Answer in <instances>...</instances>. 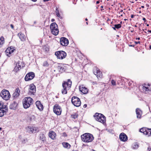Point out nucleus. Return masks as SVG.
I'll return each instance as SVG.
<instances>
[{
	"label": "nucleus",
	"instance_id": "nucleus-64",
	"mask_svg": "<svg viewBox=\"0 0 151 151\" xmlns=\"http://www.w3.org/2000/svg\"><path fill=\"white\" fill-rule=\"evenodd\" d=\"M122 23V22L121 21V22H120V23H121V24Z\"/></svg>",
	"mask_w": 151,
	"mask_h": 151
},
{
	"label": "nucleus",
	"instance_id": "nucleus-16",
	"mask_svg": "<svg viewBox=\"0 0 151 151\" xmlns=\"http://www.w3.org/2000/svg\"><path fill=\"white\" fill-rule=\"evenodd\" d=\"M36 105L37 107L39 110L42 111L43 110V106L41 104L40 101H37L36 102Z\"/></svg>",
	"mask_w": 151,
	"mask_h": 151
},
{
	"label": "nucleus",
	"instance_id": "nucleus-63",
	"mask_svg": "<svg viewBox=\"0 0 151 151\" xmlns=\"http://www.w3.org/2000/svg\"><path fill=\"white\" fill-rule=\"evenodd\" d=\"M120 16H123V15L122 14H121Z\"/></svg>",
	"mask_w": 151,
	"mask_h": 151
},
{
	"label": "nucleus",
	"instance_id": "nucleus-32",
	"mask_svg": "<svg viewBox=\"0 0 151 151\" xmlns=\"http://www.w3.org/2000/svg\"><path fill=\"white\" fill-rule=\"evenodd\" d=\"M52 33L54 35H57L59 32V30L58 29H55L54 30L52 31Z\"/></svg>",
	"mask_w": 151,
	"mask_h": 151
},
{
	"label": "nucleus",
	"instance_id": "nucleus-8",
	"mask_svg": "<svg viewBox=\"0 0 151 151\" xmlns=\"http://www.w3.org/2000/svg\"><path fill=\"white\" fill-rule=\"evenodd\" d=\"M139 131L144 134L147 135L148 136H151V128L143 127L140 129Z\"/></svg>",
	"mask_w": 151,
	"mask_h": 151
},
{
	"label": "nucleus",
	"instance_id": "nucleus-15",
	"mask_svg": "<svg viewBox=\"0 0 151 151\" xmlns=\"http://www.w3.org/2000/svg\"><path fill=\"white\" fill-rule=\"evenodd\" d=\"M30 88H29V92L31 94H34L36 92V87L33 84H31L30 85Z\"/></svg>",
	"mask_w": 151,
	"mask_h": 151
},
{
	"label": "nucleus",
	"instance_id": "nucleus-26",
	"mask_svg": "<svg viewBox=\"0 0 151 151\" xmlns=\"http://www.w3.org/2000/svg\"><path fill=\"white\" fill-rule=\"evenodd\" d=\"M58 69L59 70V71L61 72H63L65 71V69L63 66V65L62 64H60L58 66Z\"/></svg>",
	"mask_w": 151,
	"mask_h": 151
},
{
	"label": "nucleus",
	"instance_id": "nucleus-38",
	"mask_svg": "<svg viewBox=\"0 0 151 151\" xmlns=\"http://www.w3.org/2000/svg\"><path fill=\"white\" fill-rule=\"evenodd\" d=\"M111 83L113 85H116V82L114 80H112L111 81Z\"/></svg>",
	"mask_w": 151,
	"mask_h": 151
},
{
	"label": "nucleus",
	"instance_id": "nucleus-17",
	"mask_svg": "<svg viewBox=\"0 0 151 151\" xmlns=\"http://www.w3.org/2000/svg\"><path fill=\"white\" fill-rule=\"evenodd\" d=\"M93 73L98 78V77L101 78L102 77V73L98 69H96V71H94Z\"/></svg>",
	"mask_w": 151,
	"mask_h": 151
},
{
	"label": "nucleus",
	"instance_id": "nucleus-11",
	"mask_svg": "<svg viewBox=\"0 0 151 151\" xmlns=\"http://www.w3.org/2000/svg\"><path fill=\"white\" fill-rule=\"evenodd\" d=\"M60 44L64 46H67L69 43L68 40L65 37H62L60 39Z\"/></svg>",
	"mask_w": 151,
	"mask_h": 151
},
{
	"label": "nucleus",
	"instance_id": "nucleus-57",
	"mask_svg": "<svg viewBox=\"0 0 151 151\" xmlns=\"http://www.w3.org/2000/svg\"><path fill=\"white\" fill-rule=\"evenodd\" d=\"M147 27L149 26V24H147Z\"/></svg>",
	"mask_w": 151,
	"mask_h": 151
},
{
	"label": "nucleus",
	"instance_id": "nucleus-44",
	"mask_svg": "<svg viewBox=\"0 0 151 151\" xmlns=\"http://www.w3.org/2000/svg\"><path fill=\"white\" fill-rule=\"evenodd\" d=\"M142 19L143 20H144L145 21V22L146 21V19L144 17H143V18Z\"/></svg>",
	"mask_w": 151,
	"mask_h": 151
},
{
	"label": "nucleus",
	"instance_id": "nucleus-37",
	"mask_svg": "<svg viewBox=\"0 0 151 151\" xmlns=\"http://www.w3.org/2000/svg\"><path fill=\"white\" fill-rule=\"evenodd\" d=\"M43 65L44 66H48L49 64H48L47 61H45L43 63Z\"/></svg>",
	"mask_w": 151,
	"mask_h": 151
},
{
	"label": "nucleus",
	"instance_id": "nucleus-56",
	"mask_svg": "<svg viewBox=\"0 0 151 151\" xmlns=\"http://www.w3.org/2000/svg\"><path fill=\"white\" fill-rule=\"evenodd\" d=\"M85 20H86V21H87V20H88V19H87V18H86V19H85Z\"/></svg>",
	"mask_w": 151,
	"mask_h": 151
},
{
	"label": "nucleus",
	"instance_id": "nucleus-21",
	"mask_svg": "<svg viewBox=\"0 0 151 151\" xmlns=\"http://www.w3.org/2000/svg\"><path fill=\"white\" fill-rule=\"evenodd\" d=\"M56 136V134L55 132L52 131L49 132V136L51 139H55Z\"/></svg>",
	"mask_w": 151,
	"mask_h": 151
},
{
	"label": "nucleus",
	"instance_id": "nucleus-2",
	"mask_svg": "<svg viewBox=\"0 0 151 151\" xmlns=\"http://www.w3.org/2000/svg\"><path fill=\"white\" fill-rule=\"evenodd\" d=\"M82 140L84 142L88 143L92 142L94 139L93 135L88 133H85L81 136Z\"/></svg>",
	"mask_w": 151,
	"mask_h": 151
},
{
	"label": "nucleus",
	"instance_id": "nucleus-19",
	"mask_svg": "<svg viewBox=\"0 0 151 151\" xmlns=\"http://www.w3.org/2000/svg\"><path fill=\"white\" fill-rule=\"evenodd\" d=\"M136 112L137 114V118H140L142 114V111L139 108H137L136 109Z\"/></svg>",
	"mask_w": 151,
	"mask_h": 151
},
{
	"label": "nucleus",
	"instance_id": "nucleus-13",
	"mask_svg": "<svg viewBox=\"0 0 151 151\" xmlns=\"http://www.w3.org/2000/svg\"><path fill=\"white\" fill-rule=\"evenodd\" d=\"M79 91L84 94H86L88 92V89L84 85H82L79 88Z\"/></svg>",
	"mask_w": 151,
	"mask_h": 151
},
{
	"label": "nucleus",
	"instance_id": "nucleus-24",
	"mask_svg": "<svg viewBox=\"0 0 151 151\" xmlns=\"http://www.w3.org/2000/svg\"><path fill=\"white\" fill-rule=\"evenodd\" d=\"M18 36L22 41H24L25 40L26 37L23 34L19 33L18 34Z\"/></svg>",
	"mask_w": 151,
	"mask_h": 151
},
{
	"label": "nucleus",
	"instance_id": "nucleus-55",
	"mask_svg": "<svg viewBox=\"0 0 151 151\" xmlns=\"http://www.w3.org/2000/svg\"><path fill=\"white\" fill-rule=\"evenodd\" d=\"M141 7H142V8H144V6H141Z\"/></svg>",
	"mask_w": 151,
	"mask_h": 151
},
{
	"label": "nucleus",
	"instance_id": "nucleus-22",
	"mask_svg": "<svg viewBox=\"0 0 151 151\" xmlns=\"http://www.w3.org/2000/svg\"><path fill=\"white\" fill-rule=\"evenodd\" d=\"M21 65H20L19 62H18L16 64L15 67L14 68V70L15 72H17L19 70L21 69Z\"/></svg>",
	"mask_w": 151,
	"mask_h": 151
},
{
	"label": "nucleus",
	"instance_id": "nucleus-40",
	"mask_svg": "<svg viewBox=\"0 0 151 151\" xmlns=\"http://www.w3.org/2000/svg\"><path fill=\"white\" fill-rule=\"evenodd\" d=\"M2 104L0 103V109H3L2 108Z\"/></svg>",
	"mask_w": 151,
	"mask_h": 151
},
{
	"label": "nucleus",
	"instance_id": "nucleus-5",
	"mask_svg": "<svg viewBox=\"0 0 151 151\" xmlns=\"http://www.w3.org/2000/svg\"><path fill=\"white\" fill-rule=\"evenodd\" d=\"M0 96L2 99L5 101L9 100L11 97L9 91L6 89H3L1 91L0 93Z\"/></svg>",
	"mask_w": 151,
	"mask_h": 151
},
{
	"label": "nucleus",
	"instance_id": "nucleus-28",
	"mask_svg": "<svg viewBox=\"0 0 151 151\" xmlns=\"http://www.w3.org/2000/svg\"><path fill=\"white\" fill-rule=\"evenodd\" d=\"M139 147V145L138 143L135 142L133 143L132 147L134 149H137Z\"/></svg>",
	"mask_w": 151,
	"mask_h": 151
},
{
	"label": "nucleus",
	"instance_id": "nucleus-34",
	"mask_svg": "<svg viewBox=\"0 0 151 151\" xmlns=\"http://www.w3.org/2000/svg\"><path fill=\"white\" fill-rule=\"evenodd\" d=\"M55 12L56 13L57 16L59 17L60 16V15L59 12L58 8L57 7L56 8Z\"/></svg>",
	"mask_w": 151,
	"mask_h": 151
},
{
	"label": "nucleus",
	"instance_id": "nucleus-6",
	"mask_svg": "<svg viewBox=\"0 0 151 151\" xmlns=\"http://www.w3.org/2000/svg\"><path fill=\"white\" fill-rule=\"evenodd\" d=\"M71 102L73 104L76 106L79 107L81 104L80 99L77 96H73L71 99Z\"/></svg>",
	"mask_w": 151,
	"mask_h": 151
},
{
	"label": "nucleus",
	"instance_id": "nucleus-53",
	"mask_svg": "<svg viewBox=\"0 0 151 151\" xmlns=\"http://www.w3.org/2000/svg\"><path fill=\"white\" fill-rule=\"evenodd\" d=\"M148 32H149L151 33V30H148Z\"/></svg>",
	"mask_w": 151,
	"mask_h": 151
},
{
	"label": "nucleus",
	"instance_id": "nucleus-41",
	"mask_svg": "<svg viewBox=\"0 0 151 151\" xmlns=\"http://www.w3.org/2000/svg\"><path fill=\"white\" fill-rule=\"evenodd\" d=\"M10 27H11V28L12 29H14V26L13 24H11L10 25Z\"/></svg>",
	"mask_w": 151,
	"mask_h": 151
},
{
	"label": "nucleus",
	"instance_id": "nucleus-61",
	"mask_svg": "<svg viewBox=\"0 0 151 151\" xmlns=\"http://www.w3.org/2000/svg\"><path fill=\"white\" fill-rule=\"evenodd\" d=\"M86 24H87H87H88V22H86Z\"/></svg>",
	"mask_w": 151,
	"mask_h": 151
},
{
	"label": "nucleus",
	"instance_id": "nucleus-12",
	"mask_svg": "<svg viewBox=\"0 0 151 151\" xmlns=\"http://www.w3.org/2000/svg\"><path fill=\"white\" fill-rule=\"evenodd\" d=\"M3 109H0V117L3 116L4 114H6V111H8V107L6 105H4L3 104H2Z\"/></svg>",
	"mask_w": 151,
	"mask_h": 151
},
{
	"label": "nucleus",
	"instance_id": "nucleus-52",
	"mask_svg": "<svg viewBox=\"0 0 151 151\" xmlns=\"http://www.w3.org/2000/svg\"><path fill=\"white\" fill-rule=\"evenodd\" d=\"M129 46L134 47V45H129Z\"/></svg>",
	"mask_w": 151,
	"mask_h": 151
},
{
	"label": "nucleus",
	"instance_id": "nucleus-27",
	"mask_svg": "<svg viewBox=\"0 0 151 151\" xmlns=\"http://www.w3.org/2000/svg\"><path fill=\"white\" fill-rule=\"evenodd\" d=\"M40 138L43 142L46 140L45 137L43 134L41 133L40 134Z\"/></svg>",
	"mask_w": 151,
	"mask_h": 151
},
{
	"label": "nucleus",
	"instance_id": "nucleus-49",
	"mask_svg": "<svg viewBox=\"0 0 151 151\" xmlns=\"http://www.w3.org/2000/svg\"><path fill=\"white\" fill-rule=\"evenodd\" d=\"M55 21V19H51V22H54Z\"/></svg>",
	"mask_w": 151,
	"mask_h": 151
},
{
	"label": "nucleus",
	"instance_id": "nucleus-18",
	"mask_svg": "<svg viewBox=\"0 0 151 151\" xmlns=\"http://www.w3.org/2000/svg\"><path fill=\"white\" fill-rule=\"evenodd\" d=\"M20 93V90L18 88H17L13 94V97L14 98H17L19 96Z\"/></svg>",
	"mask_w": 151,
	"mask_h": 151
},
{
	"label": "nucleus",
	"instance_id": "nucleus-3",
	"mask_svg": "<svg viewBox=\"0 0 151 151\" xmlns=\"http://www.w3.org/2000/svg\"><path fill=\"white\" fill-rule=\"evenodd\" d=\"M33 100L30 97L25 98L23 100V107L25 109L29 108L31 104H32Z\"/></svg>",
	"mask_w": 151,
	"mask_h": 151
},
{
	"label": "nucleus",
	"instance_id": "nucleus-47",
	"mask_svg": "<svg viewBox=\"0 0 151 151\" xmlns=\"http://www.w3.org/2000/svg\"><path fill=\"white\" fill-rule=\"evenodd\" d=\"M100 3V1H97L96 2V4H99Z\"/></svg>",
	"mask_w": 151,
	"mask_h": 151
},
{
	"label": "nucleus",
	"instance_id": "nucleus-14",
	"mask_svg": "<svg viewBox=\"0 0 151 151\" xmlns=\"http://www.w3.org/2000/svg\"><path fill=\"white\" fill-rule=\"evenodd\" d=\"M127 137L124 133H121L119 135V139L121 141L125 142L127 140Z\"/></svg>",
	"mask_w": 151,
	"mask_h": 151
},
{
	"label": "nucleus",
	"instance_id": "nucleus-29",
	"mask_svg": "<svg viewBox=\"0 0 151 151\" xmlns=\"http://www.w3.org/2000/svg\"><path fill=\"white\" fill-rule=\"evenodd\" d=\"M27 131L29 132H31L32 133L35 132L36 131V130H34V128L31 127L30 126H28L27 129Z\"/></svg>",
	"mask_w": 151,
	"mask_h": 151
},
{
	"label": "nucleus",
	"instance_id": "nucleus-46",
	"mask_svg": "<svg viewBox=\"0 0 151 151\" xmlns=\"http://www.w3.org/2000/svg\"><path fill=\"white\" fill-rule=\"evenodd\" d=\"M87 106V105L86 104H85L84 105H83V107L84 108H86Z\"/></svg>",
	"mask_w": 151,
	"mask_h": 151
},
{
	"label": "nucleus",
	"instance_id": "nucleus-1",
	"mask_svg": "<svg viewBox=\"0 0 151 151\" xmlns=\"http://www.w3.org/2000/svg\"><path fill=\"white\" fill-rule=\"evenodd\" d=\"M71 85L72 82L70 79H68L67 81H64L63 83V88L62 90V93L63 94L67 93V90L70 89Z\"/></svg>",
	"mask_w": 151,
	"mask_h": 151
},
{
	"label": "nucleus",
	"instance_id": "nucleus-48",
	"mask_svg": "<svg viewBox=\"0 0 151 151\" xmlns=\"http://www.w3.org/2000/svg\"><path fill=\"white\" fill-rule=\"evenodd\" d=\"M112 28L113 29H114V30H116V28H115V26H114V27H112Z\"/></svg>",
	"mask_w": 151,
	"mask_h": 151
},
{
	"label": "nucleus",
	"instance_id": "nucleus-33",
	"mask_svg": "<svg viewBox=\"0 0 151 151\" xmlns=\"http://www.w3.org/2000/svg\"><path fill=\"white\" fill-rule=\"evenodd\" d=\"M63 146L65 148L68 147H70V145L67 142H63L62 143Z\"/></svg>",
	"mask_w": 151,
	"mask_h": 151
},
{
	"label": "nucleus",
	"instance_id": "nucleus-31",
	"mask_svg": "<svg viewBox=\"0 0 151 151\" xmlns=\"http://www.w3.org/2000/svg\"><path fill=\"white\" fill-rule=\"evenodd\" d=\"M4 40L3 37L1 36L0 38V47H1L2 45L4 43Z\"/></svg>",
	"mask_w": 151,
	"mask_h": 151
},
{
	"label": "nucleus",
	"instance_id": "nucleus-42",
	"mask_svg": "<svg viewBox=\"0 0 151 151\" xmlns=\"http://www.w3.org/2000/svg\"><path fill=\"white\" fill-rule=\"evenodd\" d=\"M148 150L149 151H151V147H148Z\"/></svg>",
	"mask_w": 151,
	"mask_h": 151
},
{
	"label": "nucleus",
	"instance_id": "nucleus-25",
	"mask_svg": "<svg viewBox=\"0 0 151 151\" xmlns=\"http://www.w3.org/2000/svg\"><path fill=\"white\" fill-rule=\"evenodd\" d=\"M14 50H15V49H14V47L13 46H11L10 47L7 48L6 50V53H8L10 54L12 53Z\"/></svg>",
	"mask_w": 151,
	"mask_h": 151
},
{
	"label": "nucleus",
	"instance_id": "nucleus-51",
	"mask_svg": "<svg viewBox=\"0 0 151 151\" xmlns=\"http://www.w3.org/2000/svg\"><path fill=\"white\" fill-rule=\"evenodd\" d=\"M140 39V38L139 37H138V38H136V40H139Z\"/></svg>",
	"mask_w": 151,
	"mask_h": 151
},
{
	"label": "nucleus",
	"instance_id": "nucleus-30",
	"mask_svg": "<svg viewBox=\"0 0 151 151\" xmlns=\"http://www.w3.org/2000/svg\"><path fill=\"white\" fill-rule=\"evenodd\" d=\"M147 85H148V86H148H143V88L144 89H145L146 91H150L151 90V87H150V85L149 84H148V85H147L146 86H147Z\"/></svg>",
	"mask_w": 151,
	"mask_h": 151
},
{
	"label": "nucleus",
	"instance_id": "nucleus-35",
	"mask_svg": "<svg viewBox=\"0 0 151 151\" xmlns=\"http://www.w3.org/2000/svg\"><path fill=\"white\" fill-rule=\"evenodd\" d=\"M71 117L73 118L76 119L78 117V115L76 113H73L71 114Z\"/></svg>",
	"mask_w": 151,
	"mask_h": 151
},
{
	"label": "nucleus",
	"instance_id": "nucleus-9",
	"mask_svg": "<svg viewBox=\"0 0 151 151\" xmlns=\"http://www.w3.org/2000/svg\"><path fill=\"white\" fill-rule=\"evenodd\" d=\"M53 110L54 112L57 115H59L61 114L62 109L60 106L58 105H55L53 107Z\"/></svg>",
	"mask_w": 151,
	"mask_h": 151
},
{
	"label": "nucleus",
	"instance_id": "nucleus-50",
	"mask_svg": "<svg viewBox=\"0 0 151 151\" xmlns=\"http://www.w3.org/2000/svg\"><path fill=\"white\" fill-rule=\"evenodd\" d=\"M123 12V10H121V11L119 12V14H121L122 12Z\"/></svg>",
	"mask_w": 151,
	"mask_h": 151
},
{
	"label": "nucleus",
	"instance_id": "nucleus-36",
	"mask_svg": "<svg viewBox=\"0 0 151 151\" xmlns=\"http://www.w3.org/2000/svg\"><path fill=\"white\" fill-rule=\"evenodd\" d=\"M114 26L115 27V28H116L117 29H119L121 27L122 25L121 24H115Z\"/></svg>",
	"mask_w": 151,
	"mask_h": 151
},
{
	"label": "nucleus",
	"instance_id": "nucleus-23",
	"mask_svg": "<svg viewBox=\"0 0 151 151\" xmlns=\"http://www.w3.org/2000/svg\"><path fill=\"white\" fill-rule=\"evenodd\" d=\"M18 105V104L17 103L14 101L13 103L11 104L10 105V108L11 109H16Z\"/></svg>",
	"mask_w": 151,
	"mask_h": 151
},
{
	"label": "nucleus",
	"instance_id": "nucleus-10",
	"mask_svg": "<svg viewBox=\"0 0 151 151\" xmlns=\"http://www.w3.org/2000/svg\"><path fill=\"white\" fill-rule=\"evenodd\" d=\"M35 77V74L33 72H30L26 75L24 79L26 81H28L33 79Z\"/></svg>",
	"mask_w": 151,
	"mask_h": 151
},
{
	"label": "nucleus",
	"instance_id": "nucleus-4",
	"mask_svg": "<svg viewBox=\"0 0 151 151\" xmlns=\"http://www.w3.org/2000/svg\"><path fill=\"white\" fill-rule=\"evenodd\" d=\"M93 116L96 121L103 124H104L106 122V117L102 114L96 113Z\"/></svg>",
	"mask_w": 151,
	"mask_h": 151
},
{
	"label": "nucleus",
	"instance_id": "nucleus-43",
	"mask_svg": "<svg viewBox=\"0 0 151 151\" xmlns=\"http://www.w3.org/2000/svg\"><path fill=\"white\" fill-rule=\"evenodd\" d=\"M135 43L136 44H137L138 43L140 44V42L139 41H138V42L135 41Z\"/></svg>",
	"mask_w": 151,
	"mask_h": 151
},
{
	"label": "nucleus",
	"instance_id": "nucleus-59",
	"mask_svg": "<svg viewBox=\"0 0 151 151\" xmlns=\"http://www.w3.org/2000/svg\"><path fill=\"white\" fill-rule=\"evenodd\" d=\"M72 151H78V150H73Z\"/></svg>",
	"mask_w": 151,
	"mask_h": 151
},
{
	"label": "nucleus",
	"instance_id": "nucleus-45",
	"mask_svg": "<svg viewBox=\"0 0 151 151\" xmlns=\"http://www.w3.org/2000/svg\"><path fill=\"white\" fill-rule=\"evenodd\" d=\"M134 15H133V14H132V15H131V18H133L134 17Z\"/></svg>",
	"mask_w": 151,
	"mask_h": 151
},
{
	"label": "nucleus",
	"instance_id": "nucleus-62",
	"mask_svg": "<svg viewBox=\"0 0 151 151\" xmlns=\"http://www.w3.org/2000/svg\"><path fill=\"white\" fill-rule=\"evenodd\" d=\"M101 7L102 8L103 7V6H101Z\"/></svg>",
	"mask_w": 151,
	"mask_h": 151
},
{
	"label": "nucleus",
	"instance_id": "nucleus-7",
	"mask_svg": "<svg viewBox=\"0 0 151 151\" xmlns=\"http://www.w3.org/2000/svg\"><path fill=\"white\" fill-rule=\"evenodd\" d=\"M55 55L57 56L58 59H63L66 57L67 54L64 51H60L56 52Z\"/></svg>",
	"mask_w": 151,
	"mask_h": 151
},
{
	"label": "nucleus",
	"instance_id": "nucleus-60",
	"mask_svg": "<svg viewBox=\"0 0 151 151\" xmlns=\"http://www.w3.org/2000/svg\"><path fill=\"white\" fill-rule=\"evenodd\" d=\"M134 27H137V25H135L134 26Z\"/></svg>",
	"mask_w": 151,
	"mask_h": 151
},
{
	"label": "nucleus",
	"instance_id": "nucleus-58",
	"mask_svg": "<svg viewBox=\"0 0 151 151\" xmlns=\"http://www.w3.org/2000/svg\"><path fill=\"white\" fill-rule=\"evenodd\" d=\"M2 129V128L1 127H0V131H1V130Z\"/></svg>",
	"mask_w": 151,
	"mask_h": 151
},
{
	"label": "nucleus",
	"instance_id": "nucleus-54",
	"mask_svg": "<svg viewBox=\"0 0 151 151\" xmlns=\"http://www.w3.org/2000/svg\"><path fill=\"white\" fill-rule=\"evenodd\" d=\"M149 48H150V49L151 50V45H150L149 46Z\"/></svg>",
	"mask_w": 151,
	"mask_h": 151
},
{
	"label": "nucleus",
	"instance_id": "nucleus-39",
	"mask_svg": "<svg viewBox=\"0 0 151 151\" xmlns=\"http://www.w3.org/2000/svg\"><path fill=\"white\" fill-rule=\"evenodd\" d=\"M63 136L64 137H66L67 136V135L65 132H64L63 133Z\"/></svg>",
	"mask_w": 151,
	"mask_h": 151
},
{
	"label": "nucleus",
	"instance_id": "nucleus-20",
	"mask_svg": "<svg viewBox=\"0 0 151 151\" xmlns=\"http://www.w3.org/2000/svg\"><path fill=\"white\" fill-rule=\"evenodd\" d=\"M50 27L51 31L58 29V25L55 22L52 23L50 25Z\"/></svg>",
	"mask_w": 151,
	"mask_h": 151
}]
</instances>
